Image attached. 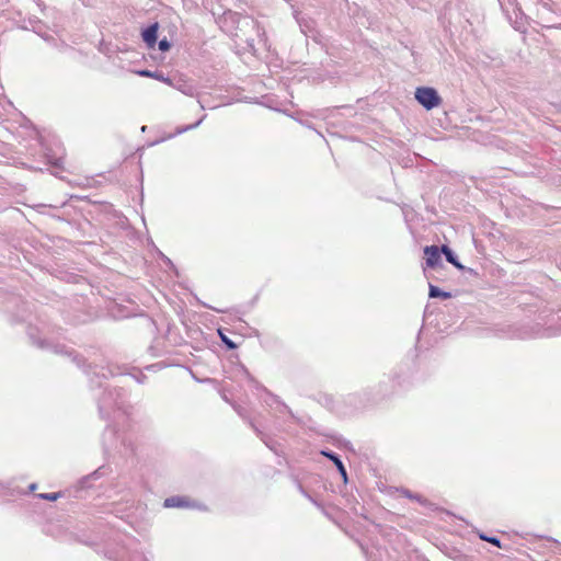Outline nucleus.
<instances>
[{
    "label": "nucleus",
    "instance_id": "21",
    "mask_svg": "<svg viewBox=\"0 0 561 561\" xmlns=\"http://www.w3.org/2000/svg\"><path fill=\"white\" fill-rule=\"evenodd\" d=\"M137 73L140 77L163 79L162 75H158L157 72H153V71L148 70V69L139 70V71H137Z\"/></svg>",
    "mask_w": 561,
    "mask_h": 561
},
{
    "label": "nucleus",
    "instance_id": "28",
    "mask_svg": "<svg viewBox=\"0 0 561 561\" xmlns=\"http://www.w3.org/2000/svg\"><path fill=\"white\" fill-rule=\"evenodd\" d=\"M135 378L139 383H142L146 379V376L140 374L139 376H135Z\"/></svg>",
    "mask_w": 561,
    "mask_h": 561
},
{
    "label": "nucleus",
    "instance_id": "2",
    "mask_svg": "<svg viewBox=\"0 0 561 561\" xmlns=\"http://www.w3.org/2000/svg\"><path fill=\"white\" fill-rule=\"evenodd\" d=\"M102 445L104 454L115 450L123 456H131L135 453V444L127 434L118 435L116 430L107 425L102 435Z\"/></svg>",
    "mask_w": 561,
    "mask_h": 561
},
{
    "label": "nucleus",
    "instance_id": "5",
    "mask_svg": "<svg viewBox=\"0 0 561 561\" xmlns=\"http://www.w3.org/2000/svg\"><path fill=\"white\" fill-rule=\"evenodd\" d=\"M415 99L426 110L437 107L442 102V99L436 90L428 87L417 88L415 91Z\"/></svg>",
    "mask_w": 561,
    "mask_h": 561
},
{
    "label": "nucleus",
    "instance_id": "13",
    "mask_svg": "<svg viewBox=\"0 0 561 561\" xmlns=\"http://www.w3.org/2000/svg\"><path fill=\"white\" fill-rule=\"evenodd\" d=\"M226 20H230L232 23H236V24H245V25H249V24H252L254 25V21L249 19L248 16H242L241 14L237 13V12H231L229 11L227 14H226Z\"/></svg>",
    "mask_w": 561,
    "mask_h": 561
},
{
    "label": "nucleus",
    "instance_id": "29",
    "mask_svg": "<svg viewBox=\"0 0 561 561\" xmlns=\"http://www.w3.org/2000/svg\"><path fill=\"white\" fill-rule=\"evenodd\" d=\"M35 489H36V484H35V483H32V484L30 485V490H31V491H34Z\"/></svg>",
    "mask_w": 561,
    "mask_h": 561
},
{
    "label": "nucleus",
    "instance_id": "14",
    "mask_svg": "<svg viewBox=\"0 0 561 561\" xmlns=\"http://www.w3.org/2000/svg\"><path fill=\"white\" fill-rule=\"evenodd\" d=\"M440 251L444 253L446 260L457 268H462V265L455 259L453 251L447 247L443 245Z\"/></svg>",
    "mask_w": 561,
    "mask_h": 561
},
{
    "label": "nucleus",
    "instance_id": "22",
    "mask_svg": "<svg viewBox=\"0 0 561 561\" xmlns=\"http://www.w3.org/2000/svg\"><path fill=\"white\" fill-rule=\"evenodd\" d=\"M38 497L42 499V500L54 502V501H56V500H58L60 497V493L59 492L41 493V494H38Z\"/></svg>",
    "mask_w": 561,
    "mask_h": 561
},
{
    "label": "nucleus",
    "instance_id": "30",
    "mask_svg": "<svg viewBox=\"0 0 561 561\" xmlns=\"http://www.w3.org/2000/svg\"><path fill=\"white\" fill-rule=\"evenodd\" d=\"M68 47H69V46H68L67 44H65V43H61V44H60V48H68Z\"/></svg>",
    "mask_w": 561,
    "mask_h": 561
},
{
    "label": "nucleus",
    "instance_id": "11",
    "mask_svg": "<svg viewBox=\"0 0 561 561\" xmlns=\"http://www.w3.org/2000/svg\"><path fill=\"white\" fill-rule=\"evenodd\" d=\"M164 507H176V508H184L190 506V501L185 496H170L164 500L163 503Z\"/></svg>",
    "mask_w": 561,
    "mask_h": 561
},
{
    "label": "nucleus",
    "instance_id": "25",
    "mask_svg": "<svg viewBox=\"0 0 561 561\" xmlns=\"http://www.w3.org/2000/svg\"><path fill=\"white\" fill-rule=\"evenodd\" d=\"M298 122L308 128H313L309 118H298Z\"/></svg>",
    "mask_w": 561,
    "mask_h": 561
},
{
    "label": "nucleus",
    "instance_id": "18",
    "mask_svg": "<svg viewBox=\"0 0 561 561\" xmlns=\"http://www.w3.org/2000/svg\"><path fill=\"white\" fill-rule=\"evenodd\" d=\"M105 470H106V468L104 466H101L94 472H92L91 474L84 477L82 479V483H85L90 479H94V480L99 479L101 476H103L105 473Z\"/></svg>",
    "mask_w": 561,
    "mask_h": 561
},
{
    "label": "nucleus",
    "instance_id": "7",
    "mask_svg": "<svg viewBox=\"0 0 561 561\" xmlns=\"http://www.w3.org/2000/svg\"><path fill=\"white\" fill-rule=\"evenodd\" d=\"M325 515L332 519L346 535H348V523H347V518L346 516L344 515V513H342L341 511H339L337 508H329V510H325L324 511Z\"/></svg>",
    "mask_w": 561,
    "mask_h": 561
},
{
    "label": "nucleus",
    "instance_id": "19",
    "mask_svg": "<svg viewBox=\"0 0 561 561\" xmlns=\"http://www.w3.org/2000/svg\"><path fill=\"white\" fill-rule=\"evenodd\" d=\"M205 117H206V115H203L196 123L178 128L176 134L180 135L187 130L196 128L197 126H199L202 124V122L204 121Z\"/></svg>",
    "mask_w": 561,
    "mask_h": 561
},
{
    "label": "nucleus",
    "instance_id": "8",
    "mask_svg": "<svg viewBox=\"0 0 561 561\" xmlns=\"http://www.w3.org/2000/svg\"><path fill=\"white\" fill-rule=\"evenodd\" d=\"M158 30H159V24L156 22V23H152V24L148 25L147 27H145L141 32L142 41L146 43V45L149 48H153L157 44Z\"/></svg>",
    "mask_w": 561,
    "mask_h": 561
},
{
    "label": "nucleus",
    "instance_id": "10",
    "mask_svg": "<svg viewBox=\"0 0 561 561\" xmlns=\"http://www.w3.org/2000/svg\"><path fill=\"white\" fill-rule=\"evenodd\" d=\"M424 254L426 257V264L431 267H434L440 260L439 249L436 245L426 247L424 249Z\"/></svg>",
    "mask_w": 561,
    "mask_h": 561
},
{
    "label": "nucleus",
    "instance_id": "24",
    "mask_svg": "<svg viewBox=\"0 0 561 561\" xmlns=\"http://www.w3.org/2000/svg\"><path fill=\"white\" fill-rule=\"evenodd\" d=\"M480 538H481L482 540H484V541H488V542H490V543H492V545H494V546H496V547L501 548V542H500V540H499L497 538H495V537H488V536L481 535V536H480Z\"/></svg>",
    "mask_w": 561,
    "mask_h": 561
},
{
    "label": "nucleus",
    "instance_id": "16",
    "mask_svg": "<svg viewBox=\"0 0 561 561\" xmlns=\"http://www.w3.org/2000/svg\"><path fill=\"white\" fill-rule=\"evenodd\" d=\"M294 16L297 23L299 24L301 32L307 34V30L311 28L309 25V21L306 20L305 18H301L297 11L294 12Z\"/></svg>",
    "mask_w": 561,
    "mask_h": 561
},
{
    "label": "nucleus",
    "instance_id": "9",
    "mask_svg": "<svg viewBox=\"0 0 561 561\" xmlns=\"http://www.w3.org/2000/svg\"><path fill=\"white\" fill-rule=\"evenodd\" d=\"M245 374H247L249 380L254 385V387L256 389L264 391L271 398V400L273 402H277L280 404V407H282L280 412H289L290 413L289 408L285 403L280 402L276 396L271 393L264 386H262L259 381H256L248 371H245Z\"/></svg>",
    "mask_w": 561,
    "mask_h": 561
},
{
    "label": "nucleus",
    "instance_id": "31",
    "mask_svg": "<svg viewBox=\"0 0 561 561\" xmlns=\"http://www.w3.org/2000/svg\"><path fill=\"white\" fill-rule=\"evenodd\" d=\"M211 309L217 311V312H224V310H220V309H216V308H211Z\"/></svg>",
    "mask_w": 561,
    "mask_h": 561
},
{
    "label": "nucleus",
    "instance_id": "23",
    "mask_svg": "<svg viewBox=\"0 0 561 561\" xmlns=\"http://www.w3.org/2000/svg\"><path fill=\"white\" fill-rule=\"evenodd\" d=\"M158 47L161 51H168L171 48V43L164 37L158 42Z\"/></svg>",
    "mask_w": 561,
    "mask_h": 561
},
{
    "label": "nucleus",
    "instance_id": "6",
    "mask_svg": "<svg viewBox=\"0 0 561 561\" xmlns=\"http://www.w3.org/2000/svg\"><path fill=\"white\" fill-rule=\"evenodd\" d=\"M320 454L330 459L332 461V465H335L336 469L339 470V473L341 474L344 483L346 484L348 482V476L346 468L343 461L341 460L340 456L336 453L329 449H323L320 451Z\"/></svg>",
    "mask_w": 561,
    "mask_h": 561
},
{
    "label": "nucleus",
    "instance_id": "12",
    "mask_svg": "<svg viewBox=\"0 0 561 561\" xmlns=\"http://www.w3.org/2000/svg\"><path fill=\"white\" fill-rule=\"evenodd\" d=\"M250 426L256 433V435L261 438V440L271 449L276 453L275 442L265 435L252 421H249Z\"/></svg>",
    "mask_w": 561,
    "mask_h": 561
},
{
    "label": "nucleus",
    "instance_id": "20",
    "mask_svg": "<svg viewBox=\"0 0 561 561\" xmlns=\"http://www.w3.org/2000/svg\"><path fill=\"white\" fill-rule=\"evenodd\" d=\"M119 561H148L142 553L134 552L128 554L126 558L122 557Z\"/></svg>",
    "mask_w": 561,
    "mask_h": 561
},
{
    "label": "nucleus",
    "instance_id": "4",
    "mask_svg": "<svg viewBox=\"0 0 561 561\" xmlns=\"http://www.w3.org/2000/svg\"><path fill=\"white\" fill-rule=\"evenodd\" d=\"M27 335H28L30 340L32 341V343L39 348L50 350L56 354H64L67 356H72V360L75 363H77L78 366H81L84 363V359L79 357L78 354H75L73 350L68 348L65 345L54 344L46 339H42V337L37 336V330L35 328H28Z\"/></svg>",
    "mask_w": 561,
    "mask_h": 561
},
{
    "label": "nucleus",
    "instance_id": "27",
    "mask_svg": "<svg viewBox=\"0 0 561 561\" xmlns=\"http://www.w3.org/2000/svg\"><path fill=\"white\" fill-rule=\"evenodd\" d=\"M232 407H233V409L236 410V412H237L241 417L245 419V415H244L245 410H244L243 408H241V407H237V405H234V404H232Z\"/></svg>",
    "mask_w": 561,
    "mask_h": 561
},
{
    "label": "nucleus",
    "instance_id": "1",
    "mask_svg": "<svg viewBox=\"0 0 561 561\" xmlns=\"http://www.w3.org/2000/svg\"><path fill=\"white\" fill-rule=\"evenodd\" d=\"M85 374L89 376L91 388H104L102 393L98 396V409L99 414L102 419H108L112 411L123 410L125 411L126 392L122 388L110 389L105 387V381L108 377L122 375L119 367L113 366H91L89 365Z\"/></svg>",
    "mask_w": 561,
    "mask_h": 561
},
{
    "label": "nucleus",
    "instance_id": "17",
    "mask_svg": "<svg viewBox=\"0 0 561 561\" xmlns=\"http://www.w3.org/2000/svg\"><path fill=\"white\" fill-rule=\"evenodd\" d=\"M430 297H442V298H449L450 294L442 291L438 287L431 285L430 286Z\"/></svg>",
    "mask_w": 561,
    "mask_h": 561
},
{
    "label": "nucleus",
    "instance_id": "15",
    "mask_svg": "<svg viewBox=\"0 0 561 561\" xmlns=\"http://www.w3.org/2000/svg\"><path fill=\"white\" fill-rule=\"evenodd\" d=\"M218 334H219L220 341L222 342V344L226 346L227 350H236L238 347L237 344L231 339H229L226 334H224L220 329H218Z\"/></svg>",
    "mask_w": 561,
    "mask_h": 561
},
{
    "label": "nucleus",
    "instance_id": "26",
    "mask_svg": "<svg viewBox=\"0 0 561 561\" xmlns=\"http://www.w3.org/2000/svg\"><path fill=\"white\" fill-rule=\"evenodd\" d=\"M49 163L53 164L54 167L60 168L62 165V158L60 157L55 160H51L49 158Z\"/></svg>",
    "mask_w": 561,
    "mask_h": 561
},
{
    "label": "nucleus",
    "instance_id": "3",
    "mask_svg": "<svg viewBox=\"0 0 561 561\" xmlns=\"http://www.w3.org/2000/svg\"><path fill=\"white\" fill-rule=\"evenodd\" d=\"M348 111V106L334 107L329 111L325 116L327 131L332 139L345 140L348 138L350 125L348 115L345 112Z\"/></svg>",
    "mask_w": 561,
    "mask_h": 561
}]
</instances>
